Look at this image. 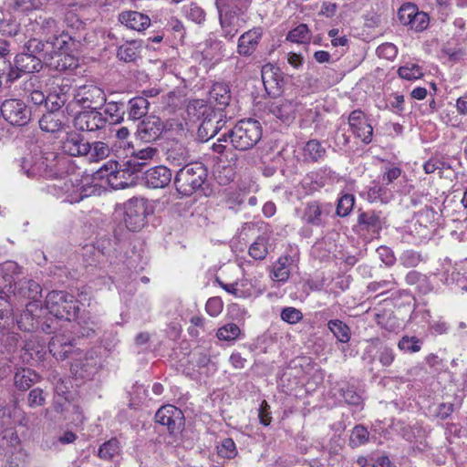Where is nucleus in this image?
<instances>
[{"label": "nucleus", "instance_id": "1", "mask_svg": "<svg viewBox=\"0 0 467 467\" xmlns=\"http://www.w3.org/2000/svg\"><path fill=\"white\" fill-rule=\"evenodd\" d=\"M253 0H215L223 36L233 38L246 23V12Z\"/></svg>", "mask_w": 467, "mask_h": 467}, {"label": "nucleus", "instance_id": "2", "mask_svg": "<svg viewBox=\"0 0 467 467\" xmlns=\"http://www.w3.org/2000/svg\"><path fill=\"white\" fill-rule=\"evenodd\" d=\"M43 62L51 69L65 71L78 67V59L68 51V36H59L46 40Z\"/></svg>", "mask_w": 467, "mask_h": 467}, {"label": "nucleus", "instance_id": "3", "mask_svg": "<svg viewBox=\"0 0 467 467\" xmlns=\"http://www.w3.org/2000/svg\"><path fill=\"white\" fill-rule=\"evenodd\" d=\"M19 274V266L16 262L7 261L0 265V329L5 328L12 322L9 294Z\"/></svg>", "mask_w": 467, "mask_h": 467}, {"label": "nucleus", "instance_id": "4", "mask_svg": "<svg viewBox=\"0 0 467 467\" xmlns=\"http://www.w3.org/2000/svg\"><path fill=\"white\" fill-rule=\"evenodd\" d=\"M207 176V170L202 163L192 162L179 170L174 178V185L180 194L190 196L202 188Z\"/></svg>", "mask_w": 467, "mask_h": 467}, {"label": "nucleus", "instance_id": "5", "mask_svg": "<svg viewBox=\"0 0 467 467\" xmlns=\"http://www.w3.org/2000/svg\"><path fill=\"white\" fill-rule=\"evenodd\" d=\"M228 138L234 149L250 150L262 138L261 124L253 119H242L228 132Z\"/></svg>", "mask_w": 467, "mask_h": 467}, {"label": "nucleus", "instance_id": "6", "mask_svg": "<svg viewBox=\"0 0 467 467\" xmlns=\"http://www.w3.org/2000/svg\"><path fill=\"white\" fill-rule=\"evenodd\" d=\"M56 159L55 152H35L24 158L22 170L28 178H51L57 173L55 171Z\"/></svg>", "mask_w": 467, "mask_h": 467}, {"label": "nucleus", "instance_id": "7", "mask_svg": "<svg viewBox=\"0 0 467 467\" xmlns=\"http://www.w3.org/2000/svg\"><path fill=\"white\" fill-rule=\"evenodd\" d=\"M25 51L16 55V67L19 72L34 73L42 68L44 42L36 37L31 38L25 47Z\"/></svg>", "mask_w": 467, "mask_h": 467}, {"label": "nucleus", "instance_id": "8", "mask_svg": "<svg viewBox=\"0 0 467 467\" xmlns=\"http://www.w3.org/2000/svg\"><path fill=\"white\" fill-rule=\"evenodd\" d=\"M46 306L57 318L70 319L78 311L74 296L64 291L49 292L46 297Z\"/></svg>", "mask_w": 467, "mask_h": 467}, {"label": "nucleus", "instance_id": "9", "mask_svg": "<svg viewBox=\"0 0 467 467\" xmlns=\"http://www.w3.org/2000/svg\"><path fill=\"white\" fill-rule=\"evenodd\" d=\"M89 176H85L82 179L76 177L66 180L59 184H57L64 198V202L69 203L78 202L85 197L92 195L96 189L94 186L89 185Z\"/></svg>", "mask_w": 467, "mask_h": 467}, {"label": "nucleus", "instance_id": "10", "mask_svg": "<svg viewBox=\"0 0 467 467\" xmlns=\"http://www.w3.org/2000/svg\"><path fill=\"white\" fill-rule=\"evenodd\" d=\"M121 218L130 231H139L145 224L147 206L143 199H130L123 204Z\"/></svg>", "mask_w": 467, "mask_h": 467}, {"label": "nucleus", "instance_id": "11", "mask_svg": "<svg viewBox=\"0 0 467 467\" xmlns=\"http://www.w3.org/2000/svg\"><path fill=\"white\" fill-rule=\"evenodd\" d=\"M303 109L298 97L285 96L271 103L269 111L284 122H291L296 119L297 112Z\"/></svg>", "mask_w": 467, "mask_h": 467}, {"label": "nucleus", "instance_id": "12", "mask_svg": "<svg viewBox=\"0 0 467 467\" xmlns=\"http://www.w3.org/2000/svg\"><path fill=\"white\" fill-rule=\"evenodd\" d=\"M1 114L11 125L23 126L30 120V110L21 99L5 100L1 106Z\"/></svg>", "mask_w": 467, "mask_h": 467}, {"label": "nucleus", "instance_id": "13", "mask_svg": "<svg viewBox=\"0 0 467 467\" xmlns=\"http://www.w3.org/2000/svg\"><path fill=\"white\" fill-rule=\"evenodd\" d=\"M74 101L82 108L97 109L106 101L104 91L95 85L78 87L74 93Z\"/></svg>", "mask_w": 467, "mask_h": 467}, {"label": "nucleus", "instance_id": "14", "mask_svg": "<svg viewBox=\"0 0 467 467\" xmlns=\"http://www.w3.org/2000/svg\"><path fill=\"white\" fill-rule=\"evenodd\" d=\"M155 420L166 426L171 433L179 431L184 424L182 411L173 405H165L159 409L155 414Z\"/></svg>", "mask_w": 467, "mask_h": 467}, {"label": "nucleus", "instance_id": "15", "mask_svg": "<svg viewBox=\"0 0 467 467\" xmlns=\"http://www.w3.org/2000/svg\"><path fill=\"white\" fill-rule=\"evenodd\" d=\"M107 122V119L98 111L91 109V110H85L76 115L74 119V126L77 130L81 131L93 132L102 129Z\"/></svg>", "mask_w": 467, "mask_h": 467}, {"label": "nucleus", "instance_id": "16", "mask_svg": "<svg viewBox=\"0 0 467 467\" xmlns=\"http://www.w3.org/2000/svg\"><path fill=\"white\" fill-rule=\"evenodd\" d=\"M348 124L353 134L362 142L368 144L371 141L373 128L362 111H352L348 117Z\"/></svg>", "mask_w": 467, "mask_h": 467}, {"label": "nucleus", "instance_id": "17", "mask_svg": "<svg viewBox=\"0 0 467 467\" xmlns=\"http://www.w3.org/2000/svg\"><path fill=\"white\" fill-rule=\"evenodd\" d=\"M163 128V123L159 117L149 116L138 125L137 138L143 142L156 140L162 133Z\"/></svg>", "mask_w": 467, "mask_h": 467}, {"label": "nucleus", "instance_id": "18", "mask_svg": "<svg viewBox=\"0 0 467 467\" xmlns=\"http://www.w3.org/2000/svg\"><path fill=\"white\" fill-rule=\"evenodd\" d=\"M61 149L64 153L73 156H86L90 150V144L77 132H68L61 141Z\"/></svg>", "mask_w": 467, "mask_h": 467}, {"label": "nucleus", "instance_id": "19", "mask_svg": "<svg viewBox=\"0 0 467 467\" xmlns=\"http://www.w3.org/2000/svg\"><path fill=\"white\" fill-rule=\"evenodd\" d=\"M71 88V82L67 78L54 82L52 89L47 95L49 109H60L68 100Z\"/></svg>", "mask_w": 467, "mask_h": 467}, {"label": "nucleus", "instance_id": "20", "mask_svg": "<svg viewBox=\"0 0 467 467\" xmlns=\"http://www.w3.org/2000/svg\"><path fill=\"white\" fill-rule=\"evenodd\" d=\"M262 80L265 91L272 97H277L282 92L283 80L279 69L272 64H266L262 67Z\"/></svg>", "mask_w": 467, "mask_h": 467}, {"label": "nucleus", "instance_id": "21", "mask_svg": "<svg viewBox=\"0 0 467 467\" xmlns=\"http://www.w3.org/2000/svg\"><path fill=\"white\" fill-rule=\"evenodd\" d=\"M159 154L156 148L149 146L141 149L136 152H133L131 157L127 160L122 167L124 170L134 173L141 170L149 161L154 160Z\"/></svg>", "mask_w": 467, "mask_h": 467}, {"label": "nucleus", "instance_id": "22", "mask_svg": "<svg viewBox=\"0 0 467 467\" xmlns=\"http://www.w3.org/2000/svg\"><path fill=\"white\" fill-rule=\"evenodd\" d=\"M67 119L59 109H52L43 114L38 123L41 130L47 133H56L63 130Z\"/></svg>", "mask_w": 467, "mask_h": 467}, {"label": "nucleus", "instance_id": "23", "mask_svg": "<svg viewBox=\"0 0 467 467\" xmlns=\"http://www.w3.org/2000/svg\"><path fill=\"white\" fill-rule=\"evenodd\" d=\"M263 35L261 27H254L244 33L238 40L237 51L240 55L248 57L252 55L259 43Z\"/></svg>", "mask_w": 467, "mask_h": 467}, {"label": "nucleus", "instance_id": "24", "mask_svg": "<svg viewBox=\"0 0 467 467\" xmlns=\"http://www.w3.org/2000/svg\"><path fill=\"white\" fill-rule=\"evenodd\" d=\"M171 171L165 166L160 165L148 170L145 173V181L148 186L159 189L167 186L171 180Z\"/></svg>", "mask_w": 467, "mask_h": 467}, {"label": "nucleus", "instance_id": "25", "mask_svg": "<svg viewBox=\"0 0 467 467\" xmlns=\"http://www.w3.org/2000/svg\"><path fill=\"white\" fill-rule=\"evenodd\" d=\"M119 20L126 27L139 32L144 31L150 25V17L137 11L122 12L119 14Z\"/></svg>", "mask_w": 467, "mask_h": 467}, {"label": "nucleus", "instance_id": "26", "mask_svg": "<svg viewBox=\"0 0 467 467\" xmlns=\"http://www.w3.org/2000/svg\"><path fill=\"white\" fill-rule=\"evenodd\" d=\"M293 258L290 255H282L273 264L270 277L273 281L285 283L290 276Z\"/></svg>", "mask_w": 467, "mask_h": 467}, {"label": "nucleus", "instance_id": "27", "mask_svg": "<svg viewBox=\"0 0 467 467\" xmlns=\"http://www.w3.org/2000/svg\"><path fill=\"white\" fill-rule=\"evenodd\" d=\"M9 437L14 451L7 456L5 467H24L26 458V451L19 445V439L16 433L9 430L4 436V439Z\"/></svg>", "mask_w": 467, "mask_h": 467}, {"label": "nucleus", "instance_id": "28", "mask_svg": "<svg viewBox=\"0 0 467 467\" xmlns=\"http://www.w3.org/2000/svg\"><path fill=\"white\" fill-rule=\"evenodd\" d=\"M14 296L20 298L36 299L40 295V286L33 280H21L19 277L15 281L12 292Z\"/></svg>", "mask_w": 467, "mask_h": 467}, {"label": "nucleus", "instance_id": "29", "mask_svg": "<svg viewBox=\"0 0 467 467\" xmlns=\"http://www.w3.org/2000/svg\"><path fill=\"white\" fill-rule=\"evenodd\" d=\"M118 162L109 161L97 171V177L101 179L107 177L108 183L114 189L125 188L127 186L126 182H117V179L123 173V171H118Z\"/></svg>", "mask_w": 467, "mask_h": 467}, {"label": "nucleus", "instance_id": "30", "mask_svg": "<svg viewBox=\"0 0 467 467\" xmlns=\"http://www.w3.org/2000/svg\"><path fill=\"white\" fill-rule=\"evenodd\" d=\"M358 223L363 229L371 233H379L384 223L380 213L375 211L363 212L358 215Z\"/></svg>", "mask_w": 467, "mask_h": 467}, {"label": "nucleus", "instance_id": "31", "mask_svg": "<svg viewBox=\"0 0 467 467\" xmlns=\"http://www.w3.org/2000/svg\"><path fill=\"white\" fill-rule=\"evenodd\" d=\"M325 207L318 202H311L306 205L303 213V221L306 223L319 226L323 223Z\"/></svg>", "mask_w": 467, "mask_h": 467}, {"label": "nucleus", "instance_id": "32", "mask_svg": "<svg viewBox=\"0 0 467 467\" xmlns=\"http://www.w3.org/2000/svg\"><path fill=\"white\" fill-rule=\"evenodd\" d=\"M150 103L144 97H135L129 101V119L137 120L145 117L149 110Z\"/></svg>", "mask_w": 467, "mask_h": 467}, {"label": "nucleus", "instance_id": "33", "mask_svg": "<svg viewBox=\"0 0 467 467\" xmlns=\"http://www.w3.org/2000/svg\"><path fill=\"white\" fill-rule=\"evenodd\" d=\"M312 189L318 190L327 184L333 183L337 180V174L330 169H320L309 175Z\"/></svg>", "mask_w": 467, "mask_h": 467}, {"label": "nucleus", "instance_id": "34", "mask_svg": "<svg viewBox=\"0 0 467 467\" xmlns=\"http://www.w3.org/2000/svg\"><path fill=\"white\" fill-rule=\"evenodd\" d=\"M121 452V445L118 439L112 438L102 443L98 451V456L104 461H112Z\"/></svg>", "mask_w": 467, "mask_h": 467}, {"label": "nucleus", "instance_id": "35", "mask_svg": "<svg viewBox=\"0 0 467 467\" xmlns=\"http://www.w3.org/2000/svg\"><path fill=\"white\" fill-rule=\"evenodd\" d=\"M269 237L265 234L258 236L249 246L248 254L254 260H264L269 251Z\"/></svg>", "mask_w": 467, "mask_h": 467}, {"label": "nucleus", "instance_id": "36", "mask_svg": "<svg viewBox=\"0 0 467 467\" xmlns=\"http://www.w3.org/2000/svg\"><path fill=\"white\" fill-rule=\"evenodd\" d=\"M57 28L56 21L47 16H39L38 20H36L34 25V30L37 29V35L45 36V39H41L44 43L49 37L57 36L54 35Z\"/></svg>", "mask_w": 467, "mask_h": 467}, {"label": "nucleus", "instance_id": "37", "mask_svg": "<svg viewBox=\"0 0 467 467\" xmlns=\"http://www.w3.org/2000/svg\"><path fill=\"white\" fill-rule=\"evenodd\" d=\"M38 379L39 376L29 368L17 371L14 379L16 386L22 390L29 389Z\"/></svg>", "mask_w": 467, "mask_h": 467}, {"label": "nucleus", "instance_id": "38", "mask_svg": "<svg viewBox=\"0 0 467 467\" xmlns=\"http://www.w3.org/2000/svg\"><path fill=\"white\" fill-rule=\"evenodd\" d=\"M189 152L182 144H174L167 150V161L176 166L185 163L189 160Z\"/></svg>", "mask_w": 467, "mask_h": 467}, {"label": "nucleus", "instance_id": "39", "mask_svg": "<svg viewBox=\"0 0 467 467\" xmlns=\"http://www.w3.org/2000/svg\"><path fill=\"white\" fill-rule=\"evenodd\" d=\"M210 99L219 106L225 107L230 101V90L224 83H215L210 90Z\"/></svg>", "mask_w": 467, "mask_h": 467}, {"label": "nucleus", "instance_id": "40", "mask_svg": "<svg viewBox=\"0 0 467 467\" xmlns=\"http://www.w3.org/2000/svg\"><path fill=\"white\" fill-rule=\"evenodd\" d=\"M329 330L342 343H347L350 339L349 327L338 319L330 320L327 324Z\"/></svg>", "mask_w": 467, "mask_h": 467}, {"label": "nucleus", "instance_id": "41", "mask_svg": "<svg viewBox=\"0 0 467 467\" xmlns=\"http://www.w3.org/2000/svg\"><path fill=\"white\" fill-rule=\"evenodd\" d=\"M325 148L318 140H309L304 148V157L306 160L317 161L325 155Z\"/></svg>", "mask_w": 467, "mask_h": 467}, {"label": "nucleus", "instance_id": "42", "mask_svg": "<svg viewBox=\"0 0 467 467\" xmlns=\"http://www.w3.org/2000/svg\"><path fill=\"white\" fill-rule=\"evenodd\" d=\"M391 198L390 192L383 185L375 183L368 191V200L371 202H388Z\"/></svg>", "mask_w": 467, "mask_h": 467}, {"label": "nucleus", "instance_id": "43", "mask_svg": "<svg viewBox=\"0 0 467 467\" xmlns=\"http://www.w3.org/2000/svg\"><path fill=\"white\" fill-rule=\"evenodd\" d=\"M241 335L240 327L234 323H228L221 327L216 333L219 340L234 341L236 340Z\"/></svg>", "mask_w": 467, "mask_h": 467}, {"label": "nucleus", "instance_id": "44", "mask_svg": "<svg viewBox=\"0 0 467 467\" xmlns=\"http://www.w3.org/2000/svg\"><path fill=\"white\" fill-rule=\"evenodd\" d=\"M399 76L407 80L419 79L423 76L422 69L414 63H407L398 69Z\"/></svg>", "mask_w": 467, "mask_h": 467}, {"label": "nucleus", "instance_id": "45", "mask_svg": "<svg viewBox=\"0 0 467 467\" xmlns=\"http://www.w3.org/2000/svg\"><path fill=\"white\" fill-rule=\"evenodd\" d=\"M19 25L10 15L1 14L0 17V34L3 36H16L18 32Z\"/></svg>", "mask_w": 467, "mask_h": 467}, {"label": "nucleus", "instance_id": "46", "mask_svg": "<svg viewBox=\"0 0 467 467\" xmlns=\"http://www.w3.org/2000/svg\"><path fill=\"white\" fill-rule=\"evenodd\" d=\"M109 149L108 145L102 141H96L90 144V150L88 156L90 161H99L109 156Z\"/></svg>", "mask_w": 467, "mask_h": 467}, {"label": "nucleus", "instance_id": "47", "mask_svg": "<svg viewBox=\"0 0 467 467\" xmlns=\"http://www.w3.org/2000/svg\"><path fill=\"white\" fill-rule=\"evenodd\" d=\"M117 56L120 60L132 62L139 56L138 47L134 42L126 43L119 47Z\"/></svg>", "mask_w": 467, "mask_h": 467}, {"label": "nucleus", "instance_id": "48", "mask_svg": "<svg viewBox=\"0 0 467 467\" xmlns=\"http://www.w3.org/2000/svg\"><path fill=\"white\" fill-rule=\"evenodd\" d=\"M417 9V6L410 3L401 5L398 11L400 22L404 26H410L416 16Z\"/></svg>", "mask_w": 467, "mask_h": 467}, {"label": "nucleus", "instance_id": "49", "mask_svg": "<svg viewBox=\"0 0 467 467\" xmlns=\"http://www.w3.org/2000/svg\"><path fill=\"white\" fill-rule=\"evenodd\" d=\"M87 363H78L71 365V369L76 373L79 374L81 378L89 377L97 369V363L91 357L89 359L86 358Z\"/></svg>", "mask_w": 467, "mask_h": 467}, {"label": "nucleus", "instance_id": "50", "mask_svg": "<svg viewBox=\"0 0 467 467\" xmlns=\"http://www.w3.org/2000/svg\"><path fill=\"white\" fill-rule=\"evenodd\" d=\"M398 348L403 352L416 353L421 348V341L416 337L404 336L399 341Z\"/></svg>", "mask_w": 467, "mask_h": 467}, {"label": "nucleus", "instance_id": "51", "mask_svg": "<svg viewBox=\"0 0 467 467\" xmlns=\"http://www.w3.org/2000/svg\"><path fill=\"white\" fill-rule=\"evenodd\" d=\"M287 40L295 43H306L310 39L309 30L306 25L301 24L292 29L287 35Z\"/></svg>", "mask_w": 467, "mask_h": 467}, {"label": "nucleus", "instance_id": "52", "mask_svg": "<svg viewBox=\"0 0 467 467\" xmlns=\"http://www.w3.org/2000/svg\"><path fill=\"white\" fill-rule=\"evenodd\" d=\"M368 431L363 426H356L351 432L349 444L351 447H358L368 441Z\"/></svg>", "mask_w": 467, "mask_h": 467}, {"label": "nucleus", "instance_id": "53", "mask_svg": "<svg viewBox=\"0 0 467 467\" xmlns=\"http://www.w3.org/2000/svg\"><path fill=\"white\" fill-rule=\"evenodd\" d=\"M355 204V198L352 194L342 195L337 205V214L345 217L349 214Z\"/></svg>", "mask_w": 467, "mask_h": 467}, {"label": "nucleus", "instance_id": "54", "mask_svg": "<svg viewBox=\"0 0 467 467\" xmlns=\"http://www.w3.org/2000/svg\"><path fill=\"white\" fill-rule=\"evenodd\" d=\"M210 110V106L205 103L202 99H195L189 103L187 106V111L190 115L200 119L204 117Z\"/></svg>", "mask_w": 467, "mask_h": 467}, {"label": "nucleus", "instance_id": "55", "mask_svg": "<svg viewBox=\"0 0 467 467\" xmlns=\"http://www.w3.org/2000/svg\"><path fill=\"white\" fill-rule=\"evenodd\" d=\"M237 453L235 443L232 439H224L218 446L219 456L226 459H233Z\"/></svg>", "mask_w": 467, "mask_h": 467}, {"label": "nucleus", "instance_id": "56", "mask_svg": "<svg viewBox=\"0 0 467 467\" xmlns=\"http://www.w3.org/2000/svg\"><path fill=\"white\" fill-rule=\"evenodd\" d=\"M376 53L379 57L392 60L397 57L398 47L392 43H383L376 49Z\"/></svg>", "mask_w": 467, "mask_h": 467}, {"label": "nucleus", "instance_id": "57", "mask_svg": "<svg viewBox=\"0 0 467 467\" xmlns=\"http://www.w3.org/2000/svg\"><path fill=\"white\" fill-rule=\"evenodd\" d=\"M281 318L289 324H296L303 318V314L296 307H285L281 312Z\"/></svg>", "mask_w": 467, "mask_h": 467}, {"label": "nucleus", "instance_id": "58", "mask_svg": "<svg viewBox=\"0 0 467 467\" xmlns=\"http://www.w3.org/2000/svg\"><path fill=\"white\" fill-rule=\"evenodd\" d=\"M400 261L406 267H415L421 261V258L417 252L408 250L401 254Z\"/></svg>", "mask_w": 467, "mask_h": 467}, {"label": "nucleus", "instance_id": "59", "mask_svg": "<svg viewBox=\"0 0 467 467\" xmlns=\"http://www.w3.org/2000/svg\"><path fill=\"white\" fill-rule=\"evenodd\" d=\"M15 10L27 12L38 8L41 5L40 0H11Z\"/></svg>", "mask_w": 467, "mask_h": 467}, {"label": "nucleus", "instance_id": "60", "mask_svg": "<svg viewBox=\"0 0 467 467\" xmlns=\"http://www.w3.org/2000/svg\"><path fill=\"white\" fill-rule=\"evenodd\" d=\"M429 22V16L425 12H420L417 9L416 16L410 27L416 32H421L428 27Z\"/></svg>", "mask_w": 467, "mask_h": 467}, {"label": "nucleus", "instance_id": "61", "mask_svg": "<svg viewBox=\"0 0 467 467\" xmlns=\"http://www.w3.org/2000/svg\"><path fill=\"white\" fill-rule=\"evenodd\" d=\"M223 304L219 297H211L208 299L205 309L211 317H217L223 310Z\"/></svg>", "mask_w": 467, "mask_h": 467}, {"label": "nucleus", "instance_id": "62", "mask_svg": "<svg viewBox=\"0 0 467 467\" xmlns=\"http://www.w3.org/2000/svg\"><path fill=\"white\" fill-rule=\"evenodd\" d=\"M395 359V353L392 348L382 347L379 352V361L385 367L390 366Z\"/></svg>", "mask_w": 467, "mask_h": 467}, {"label": "nucleus", "instance_id": "63", "mask_svg": "<svg viewBox=\"0 0 467 467\" xmlns=\"http://www.w3.org/2000/svg\"><path fill=\"white\" fill-rule=\"evenodd\" d=\"M44 400L43 391L40 389H34L28 394V404L31 407L41 406Z\"/></svg>", "mask_w": 467, "mask_h": 467}, {"label": "nucleus", "instance_id": "64", "mask_svg": "<svg viewBox=\"0 0 467 467\" xmlns=\"http://www.w3.org/2000/svg\"><path fill=\"white\" fill-rule=\"evenodd\" d=\"M343 398L345 401L350 405H360L362 402V398L358 395L355 390L351 389H348L343 392Z\"/></svg>", "mask_w": 467, "mask_h": 467}]
</instances>
